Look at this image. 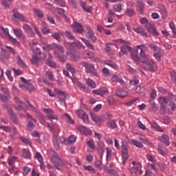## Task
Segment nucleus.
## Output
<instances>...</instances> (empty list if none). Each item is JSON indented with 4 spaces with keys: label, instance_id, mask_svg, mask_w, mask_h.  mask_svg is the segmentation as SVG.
Returning a JSON list of instances; mask_svg holds the SVG:
<instances>
[{
    "label": "nucleus",
    "instance_id": "obj_58",
    "mask_svg": "<svg viewBox=\"0 0 176 176\" xmlns=\"http://www.w3.org/2000/svg\"><path fill=\"white\" fill-rule=\"evenodd\" d=\"M17 160L16 157H12L8 159V164L9 166H14V162Z\"/></svg>",
    "mask_w": 176,
    "mask_h": 176
},
{
    "label": "nucleus",
    "instance_id": "obj_21",
    "mask_svg": "<svg viewBox=\"0 0 176 176\" xmlns=\"http://www.w3.org/2000/svg\"><path fill=\"white\" fill-rule=\"evenodd\" d=\"M106 126H107L109 129H118V124L116 123V121L113 120H111L109 121H108L106 123Z\"/></svg>",
    "mask_w": 176,
    "mask_h": 176
},
{
    "label": "nucleus",
    "instance_id": "obj_32",
    "mask_svg": "<svg viewBox=\"0 0 176 176\" xmlns=\"http://www.w3.org/2000/svg\"><path fill=\"white\" fill-rule=\"evenodd\" d=\"M81 39L82 42H84V43L86 45V46L88 47V49H90V50H94V46H93V44H91L89 40H87L83 38H82Z\"/></svg>",
    "mask_w": 176,
    "mask_h": 176
},
{
    "label": "nucleus",
    "instance_id": "obj_24",
    "mask_svg": "<svg viewBox=\"0 0 176 176\" xmlns=\"http://www.w3.org/2000/svg\"><path fill=\"white\" fill-rule=\"evenodd\" d=\"M131 57L132 60H134L136 64L138 65L140 64V61H141V59L143 58L142 56H138V54L137 53H132L131 54Z\"/></svg>",
    "mask_w": 176,
    "mask_h": 176
},
{
    "label": "nucleus",
    "instance_id": "obj_60",
    "mask_svg": "<svg viewBox=\"0 0 176 176\" xmlns=\"http://www.w3.org/2000/svg\"><path fill=\"white\" fill-rule=\"evenodd\" d=\"M91 118L94 122H99L100 120V117H98V116L94 113H91Z\"/></svg>",
    "mask_w": 176,
    "mask_h": 176
},
{
    "label": "nucleus",
    "instance_id": "obj_12",
    "mask_svg": "<svg viewBox=\"0 0 176 176\" xmlns=\"http://www.w3.org/2000/svg\"><path fill=\"white\" fill-rule=\"evenodd\" d=\"M94 94H97L98 96H104V94H108V89L105 87H100L98 89H94L92 91Z\"/></svg>",
    "mask_w": 176,
    "mask_h": 176
},
{
    "label": "nucleus",
    "instance_id": "obj_23",
    "mask_svg": "<svg viewBox=\"0 0 176 176\" xmlns=\"http://www.w3.org/2000/svg\"><path fill=\"white\" fill-rule=\"evenodd\" d=\"M104 64L105 65H109V67H111V68H113V69H118V65L116 64V63L111 60H104Z\"/></svg>",
    "mask_w": 176,
    "mask_h": 176
},
{
    "label": "nucleus",
    "instance_id": "obj_59",
    "mask_svg": "<svg viewBox=\"0 0 176 176\" xmlns=\"http://www.w3.org/2000/svg\"><path fill=\"white\" fill-rule=\"evenodd\" d=\"M68 3H69L70 6H72L74 9H76V8H78L76 0H68Z\"/></svg>",
    "mask_w": 176,
    "mask_h": 176
},
{
    "label": "nucleus",
    "instance_id": "obj_37",
    "mask_svg": "<svg viewBox=\"0 0 176 176\" xmlns=\"http://www.w3.org/2000/svg\"><path fill=\"white\" fill-rule=\"evenodd\" d=\"M113 9L117 12H120L122 10H123V4H116L113 6Z\"/></svg>",
    "mask_w": 176,
    "mask_h": 176
},
{
    "label": "nucleus",
    "instance_id": "obj_1",
    "mask_svg": "<svg viewBox=\"0 0 176 176\" xmlns=\"http://www.w3.org/2000/svg\"><path fill=\"white\" fill-rule=\"evenodd\" d=\"M141 47H142V45H138V49L140 50V56L142 57V58H143L142 63L146 65V67H144V69L146 71H150V72H155V71L157 69L156 64H155L154 61L148 58V56L145 54V52L141 49Z\"/></svg>",
    "mask_w": 176,
    "mask_h": 176
},
{
    "label": "nucleus",
    "instance_id": "obj_43",
    "mask_svg": "<svg viewBox=\"0 0 176 176\" xmlns=\"http://www.w3.org/2000/svg\"><path fill=\"white\" fill-rule=\"evenodd\" d=\"M13 32L14 35H16V38H20L23 34V30H21V29L15 28L13 29Z\"/></svg>",
    "mask_w": 176,
    "mask_h": 176
},
{
    "label": "nucleus",
    "instance_id": "obj_30",
    "mask_svg": "<svg viewBox=\"0 0 176 176\" xmlns=\"http://www.w3.org/2000/svg\"><path fill=\"white\" fill-rule=\"evenodd\" d=\"M66 68H67V70L69 71V72H71L73 76L76 74V71H75L74 66H72L71 63H67Z\"/></svg>",
    "mask_w": 176,
    "mask_h": 176
},
{
    "label": "nucleus",
    "instance_id": "obj_51",
    "mask_svg": "<svg viewBox=\"0 0 176 176\" xmlns=\"http://www.w3.org/2000/svg\"><path fill=\"white\" fill-rule=\"evenodd\" d=\"M94 166L96 167V168H99V170H101V167L102 166V162L100 160H97L94 162Z\"/></svg>",
    "mask_w": 176,
    "mask_h": 176
},
{
    "label": "nucleus",
    "instance_id": "obj_39",
    "mask_svg": "<svg viewBox=\"0 0 176 176\" xmlns=\"http://www.w3.org/2000/svg\"><path fill=\"white\" fill-rule=\"evenodd\" d=\"M131 144L132 145H135V146H137L138 148H144V145L142 144V143H141L138 140H131Z\"/></svg>",
    "mask_w": 176,
    "mask_h": 176
},
{
    "label": "nucleus",
    "instance_id": "obj_5",
    "mask_svg": "<svg viewBox=\"0 0 176 176\" xmlns=\"http://www.w3.org/2000/svg\"><path fill=\"white\" fill-rule=\"evenodd\" d=\"M87 30V32L86 33L87 38H88V39H91V42L93 43L97 42V37L94 34V30H93V29H91V28L90 27H88Z\"/></svg>",
    "mask_w": 176,
    "mask_h": 176
},
{
    "label": "nucleus",
    "instance_id": "obj_7",
    "mask_svg": "<svg viewBox=\"0 0 176 176\" xmlns=\"http://www.w3.org/2000/svg\"><path fill=\"white\" fill-rule=\"evenodd\" d=\"M127 52H133V48L127 44H124V45L120 47V52H119V56L122 57L123 54H127Z\"/></svg>",
    "mask_w": 176,
    "mask_h": 176
},
{
    "label": "nucleus",
    "instance_id": "obj_6",
    "mask_svg": "<svg viewBox=\"0 0 176 176\" xmlns=\"http://www.w3.org/2000/svg\"><path fill=\"white\" fill-rule=\"evenodd\" d=\"M76 115L80 119H82L84 123H89V116L85 111L80 109L76 111Z\"/></svg>",
    "mask_w": 176,
    "mask_h": 176
},
{
    "label": "nucleus",
    "instance_id": "obj_44",
    "mask_svg": "<svg viewBox=\"0 0 176 176\" xmlns=\"http://www.w3.org/2000/svg\"><path fill=\"white\" fill-rule=\"evenodd\" d=\"M39 61H41V58H39V57H38L36 55L32 56V58L31 59L32 64L36 65Z\"/></svg>",
    "mask_w": 176,
    "mask_h": 176
},
{
    "label": "nucleus",
    "instance_id": "obj_19",
    "mask_svg": "<svg viewBox=\"0 0 176 176\" xmlns=\"http://www.w3.org/2000/svg\"><path fill=\"white\" fill-rule=\"evenodd\" d=\"M14 19H19V20H21L23 23H27V19L24 17V15L20 14V12H14L12 15Z\"/></svg>",
    "mask_w": 176,
    "mask_h": 176
},
{
    "label": "nucleus",
    "instance_id": "obj_48",
    "mask_svg": "<svg viewBox=\"0 0 176 176\" xmlns=\"http://www.w3.org/2000/svg\"><path fill=\"white\" fill-rule=\"evenodd\" d=\"M159 148L158 152L160 155H164L166 153V148L163 146V144H158Z\"/></svg>",
    "mask_w": 176,
    "mask_h": 176
},
{
    "label": "nucleus",
    "instance_id": "obj_36",
    "mask_svg": "<svg viewBox=\"0 0 176 176\" xmlns=\"http://www.w3.org/2000/svg\"><path fill=\"white\" fill-rule=\"evenodd\" d=\"M136 93H138L139 94H140V96H145V87L141 86L137 87Z\"/></svg>",
    "mask_w": 176,
    "mask_h": 176
},
{
    "label": "nucleus",
    "instance_id": "obj_16",
    "mask_svg": "<svg viewBox=\"0 0 176 176\" xmlns=\"http://www.w3.org/2000/svg\"><path fill=\"white\" fill-rule=\"evenodd\" d=\"M86 69L89 74H92L94 76H97V70H96V67L94 65L88 63V66L87 67Z\"/></svg>",
    "mask_w": 176,
    "mask_h": 176
},
{
    "label": "nucleus",
    "instance_id": "obj_26",
    "mask_svg": "<svg viewBox=\"0 0 176 176\" xmlns=\"http://www.w3.org/2000/svg\"><path fill=\"white\" fill-rule=\"evenodd\" d=\"M149 123L153 129H155V130H156L157 131H160L161 133H163V129H162V127H160L159 124H157V123H156V122L153 121Z\"/></svg>",
    "mask_w": 176,
    "mask_h": 176
},
{
    "label": "nucleus",
    "instance_id": "obj_4",
    "mask_svg": "<svg viewBox=\"0 0 176 176\" xmlns=\"http://www.w3.org/2000/svg\"><path fill=\"white\" fill-rule=\"evenodd\" d=\"M54 155H52V162L57 170H60V167H63V164L64 162L61 160V158L58 156L57 153L53 152Z\"/></svg>",
    "mask_w": 176,
    "mask_h": 176
},
{
    "label": "nucleus",
    "instance_id": "obj_28",
    "mask_svg": "<svg viewBox=\"0 0 176 176\" xmlns=\"http://www.w3.org/2000/svg\"><path fill=\"white\" fill-rule=\"evenodd\" d=\"M138 9H139L140 10V14H142V13H144V8H145V5L144 4V2L142 1V0H139L138 1Z\"/></svg>",
    "mask_w": 176,
    "mask_h": 176
},
{
    "label": "nucleus",
    "instance_id": "obj_53",
    "mask_svg": "<svg viewBox=\"0 0 176 176\" xmlns=\"http://www.w3.org/2000/svg\"><path fill=\"white\" fill-rule=\"evenodd\" d=\"M56 5H59L62 8L65 7V0H54Z\"/></svg>",
    "mask_w": 176,
    "mask_h": 176
},
{
    "label": "nucleus",
    "instance_id": "obj_54",
    "mask_svg": "<svg viewBox=\"0 0 176 176\" xmlns=\"http://www.w3.org/2000/svg\"><path fill=\"white\" fill-rule=\"evenodd\" d=\"M68 144H74L76 141V136L72 135L67 139Z\"/></svg>",
    "mask_w": 176,
    "mask_h": 176
},
{
    "label": "nucleus",
    "instance_id": "obj_45",
    "mask_svg": "<svg viewBox=\"0 0 176 176\" xmlns=\"http://www.w3.org/2000/svg\"><path fill=\"white\" fill-rule=\"evenodd\" d=\"M21 141H22V142H23V144H25L26 145H29L31 148H32V142H31V141H30L29 139H27L25 138H20Z\"/></svg>",
    "mask_w": 176,
    "mask_h": 176
},
{
    "label": "nucleus",
    "instance_id": "obj_62",
    "mask_svg": "<svg viewBox=\"0 0 176 176\" xmlns=\"http://www.w3.org/2000/svg\"><path fill=\"white\" fill-rule=\"evenodd\" d=\"M0 129L1 130H3V131H5L6 133H10L12 131V129H10V127L8 126H0Z\"/></svg>",
    "mask_w": 176,
    "mask_h": 176
},
{
    "label": "nucleus",
    "instance_id": "obj_33",
    "mask_svg": "<svg viewBox=\"0 0 176 176\" xmlns=\"http://www.w3.org/2000/svg\"><path fill=\"white\" fill-rule=\"evenodd\" d=\"M33 12L37 16V17H38V19L43 18V12L40 9L33 8Z\"/></svg>",
    "mask_w": 176,
    "mask_h": 176
},
{
    "label": "nucleus",
    "instance_id": "obj_55",
    "mask_svg": "<svg viewBox=\"0 0 176 176\" xmlns=\"http://www.w3.org/2000/svg\"><path fill=\"white\" fill-rule=\"evenodd\" d=\"M87 146H89L91 149H94L96 146L94 145V141L93 140H90L87 142Z\"/></svg>",
    "mask_w": 176,
    "mask_h": 176
},
{
    "label": "nucleus",
    "instance_id": "obj_42",
    "mask_svg": "<svg viewBox=\"0 0 176 176\" xmlns=\"http://www.w3.org/2000/svg\"><path fill=\"white\" fill-rule=\"evenodd\" d=\"M63 35L64 36H65L66 38H67L68 39H71L73 41H75V36H74L72 35V33H71V32L69 31H65L64 33H63Z\"/></svg>",
    "mask_w": 176,
    "mask_h": 176
},
{
    "label": "nucleus",
    "instance_id": "obj_34",
    "mask_svg": "<svg viewBox=\"0 0 176 176\" xmlns=\"http://www.w3.org/2000/svg\"><path fill=\"white\" fill-rule=\"evenodd\" d=\"M70 60L74 61V63H78L80 60V55L78 54H72L70 56Z\"/></svg>",
    "mask_w": 176,
    "mask_h": 176
},
{
    "label": "nucleus",
    "instance_id": "obj_13",
    "mask_svg": "<svg viewBox=\"0 0 176 176\" xmlns=\"http://www.w3.org/2000/svg\"><path fill=\"white\" fill-rule=\"evenodd\" d=\"M8 113L12 122L15 124H17L19 123V120L17 119V116L14 112H13V110L12 109L9 108L8 110Z\"/></svg>",
    "mask_w": 176,
    "mask_h": 176
},
{
    "label": "nucleus",
    "instance_id": "obj_3",
    "mask_svg": "<svg viewBox=\"0 0 176 176\" xmlns=\"http://www.w3.org/2000/svg\"><path fill=\"white\" fill-rule=\"evenodd\" d=\"M27 102H28V105H29L32 111H34V112H36V113H37V116L40 120L41 124L43 126H46V116H45L43 114H42L39 111H38V110H36V108H35L34 105H32L31 102H30V101L28 100Z\"/></svg>",
    "mask_w": 176,
    "mask_h": 176
},
{
    "label": "nucleus",
    "instance_id": "obj_47",
    "mask_svg": "<svg viewBox=\"0 0 176 176\" xmlns=\"http://www.w3.org/2000/svg\"><path fill=\"white\" fill-rule=\"evenodd\" d=\"M54 49H56L59 53H64V47L57 43L54 44Z\"/></svg>",
    "mask_w": 176,
    "mask_h": 176
},
{
    "label": "nucleus",
    "instance_id": "obj_10",
    "mask_svg": "<svg viewBox=\"0 0 176 176\" xmlns=\"http://www.w3.org/2000/svg\"><path fill=\"white\" fill-rule=\"evenodd\" d=\"M146 28L150 34H152L154 36H158L159 32H157V30H156V28H155V25L153 24H148L146 25Z\"/></svg>",
    "mask_w": 176,
    "mask_h": 176
},
{
    "label": "nucleus",
    "instance_id": "obj_64",
    "mask_svg": "<svg viewBox=\"0 0 176 176\" xmlns=\"http://www.w3.org/2000/svg\"><path fill=\"white\" fill-rule=\"evenodd\" d=\"M1 90L3 93V94H6V96H9V89H8L7 87H2L1 88Z\"/></svg>",
    "mask_w": 176,
    "mask_h": 176
},
{
    "label": "nucleus",
    "instance_id": "obj_50",
    "mask_svg": "<svg viewBox=\"0 0 176 176\" xmlns=\"http://www.w3.org/2000/svg\"><path fill=\"white\" fill-rule=\"evenodd\" d=\"M0 100L2 102H9V96H6L0 93Z\"/></svg>",
    "mask_w": 176,
    "mask_h": 176
},
{
    "label": "nucleus",
    "instance_id": "obj_38",
    "mask_svg": "<svg viewBox=\"0 0 176 176\" xmlns=\"http://www.w3.org/2000/svg\"><path fill=\"white\" fill-rule=\"evenodd\" d=\"M151 50H153L154 53H160L161 52V49L160 47H159L157 45H155V44H150L149 45Z\"/></svg>",
    "mask_w": 176,
    "mask_h": 176
},
{
    "label": "nucleus",
    "instance_id": "obj_61",
    "mask_svg": "<svg viewBox=\"0 0 176 176\" xmlns=\"http://www.w3.org/2000/svg\"><path fill=\"white\" fill-rule=\"evenodd\" d=\"M58 124H47V128L49 129L50 131H54V129L58 127Z\"/></svg>",
    "mask_w": 176,
    "mask_h": 176
},
{
    "label": "nucleus",
    "instance_id": "obj_15",
    "mask_svg": "<svg viewBox=\"0 0 176 176\" xmlns=\"http://www.w3.org/2000/svg\"><path fill=\"white\" fill-rule=\"evenodd\" d=\"M159 141L165 144L166 146H170V142L168 140V135L166 134H162L158 138Z\"/></svg>",
    "mask_w": 176,
    "mask_h": 176
},
{
    "label": "nucleus",
    "instance_id": "obj_14",
    "mask_svg": "<svg viewBox=\"0 0 176 176\" xmlns=\"http://www.w3.org/2000/svg\"><path fill=\"white\" fill-rule=\"evenodd\" d=\"M10 58V54L8 52V51L1 48L0 60L1 61H5V60H9Z\"/></svg>",
    "mask_w": 176,
    "mask_h": 176
},
{
    "label": "nucleus",
    "instance_id": "obj_9",
    "mask_svg": "<svg viewBox=\"0 0 176 176\" xmlns=\"http://www.w3.org/2000/svg\"><path fill=\"white\" fill-rule=\"evenodd\" d=\"M23 29L28 34L29 36L34 37L35 36V33L34 32V30H32V28L28 24H24L23 25Z\"/></svg>",
    "mask_w": 176,
    "mask_h": 176
},
{
    "label": "nucleus",
    "instance_id": "obj_56",
    "mask_svg": "<svg viewBox=\"0 0 176 176\" xmlns=\"http://www.w3.org/2000/svg\"><path fill=\"white\" fill-rule=\"evenodd\" d=\"M56 12L58 13L60 16H63V17H67L65 16V11L63 8H56Z\"/></svg>",
    "mask_w": 176,
    "mask_h": 176
},
{
    "label": "nucleus",
    "instance_id": "obj_2",
    "mask_svg": "<svg viewBox=\"0 0 176 176\" xmlns=\"http://www.w3.org/2000/svg\"><path fill=\"white\" fill-rule=\"evenodd\" d=\"M122 164H126V161L129 159V144L122 142Z\"/></svg>",
    "mask_w": 176,
    "mask_h": 176
},
{
    "label": "nucleus",
    "instance_id": "obj_57",
    "mask_svg": "<svg viewBox=\"0 0 176 176\" xmlns=\"http://www.w3.org/2000/svg\"><path fill=\"white\" fill-rule=\"evenodd\" d=\"M169 107H170L171 111H175V109H176V101L175 100H171L169 103Z\"/></svg>",
    "mask_w": 176,
    "mask_h": 176
},
{
    "label": "nucleus",
    "instance_id": "obj_41",
    "mask_svg": "<svg viewBox=\"0 0 176 176\" xmlns=\"http://www.w3.org/2000/svg\"><path fill=\"white\" fill-rule=\"evenodd\" d=\"M86 83L87 85L89 86V87H91L92 89H96V82L93 80L87 78L86 80Z\"/></svg>",
    "mask_w": 176,
    "mask_h": 176
},
{
    "label": "nucleus",
    "instance_id": "obj_35",
    "mask_svg": "<svg viewBox=\"0 0 176 176\" xmlns=\"http://www.w3.org/2000/svg\"><path fill=\"white\" fill-rule=\"evenodd\" d=\"M45 76L48 78L50 80L54 81L56 80V78H54V75L53 74V72L50 71H46Z\"/></svg>",
    "mask_w": 176,
    "mask_h": 176
},
{
    "label": "nucleus",
    "instance_id": "obj_63",
    "mask_svg": "<svg viewBox=\"0 0 176 176\" xmlns=\"http://www.w3.org/2000/svg\"><path fill=\"white\" fill-rule=\"evenodd\" d=\"M34 122H32V121H29L27 126V130L31 131V130H34Z\"/></svg>",
    "mask_w": 176,
    "mask_h": 176
},
{
    "label": "nucleus",
    "instance_id": "obj_22",
    "mask_svg": "<svg viewBox=\"0 0 176 176\" xmlns=\"http://www.w3.org/2000/svg\"><path fill=\"white\" fill-rule=\"evenodd\" d=\"M16 63L21 68H27V65L25 63L24 60L20 56H17L16 57Z\"/></svg>",
    "mask_w": 176,
    "mask_h": 176
},
{
    "label": "nucleus",
    "instance_id": "obj_49",
    "mask_svg": "<svg viewBox=\"0 0 176 176\" xmlns=\"http://www.w3.org/2000/svg\"><path fill=\"white\" fill-rule=\"evenodd\" d=\"M158 102H160L161 104H166L168 103V100L166 97H160L158 99Z\"/></svg>",
    "mask_w": 176,
    "mask_h": 176
},
{
    "label": "nucleus",
    "instance_id": "obj_27",
    "mask_svg": "<svg viewBox=\"0 0 176 176\" xmlns=\"http://www.w3.org/2000/svg\"><path fill=\"white\" fill-rule=\"evenodd\" d=\"M111 80L112 82H114V83H116L118 82V83H120V85H123L124 83V80L123 79H121L119 78V76L118 75H114L111 77Z\"/></svg>",
    "mask_w": 176,
    "mask_h": 176
},
{
    "label": "nucleus",
    "instance_id": "obj_31",
    "mask_svg": "<svg viewBox=\"0 0 176 176\" xmlns=\"http://www.w3.org/2000/svg\"><path fill=\"white\" fill-rule=\"evenodd\" d=\"M22 156L25 159H30V157H31V153H30V150L27 148H23L22 151Z\"/></svg>",
    "mask_w": 176,
    "mask_h": 176
},
{
    "label": "nucleus",
    "instance_id": "obj_17",
    "mask_svg": "<svg viewBox=\"0 0 176 176\" xmlns=\"http://www.w3.org/2000/svg\"><path fill=\"white\" fill-rule=\"evenodd\" d=\"M133 31L137 34H141L142 36H145V38H148V33L145 32V29L142 28H133Z\"/></svg>",
    "mask_w": 176,
    "mask_h": 176
},
{
    "label": "nucleus",
    "instance_id": "obj_18",
    "mask_svg": "<svg viewBox=\"0 0 176 176\" xmlns=\"http://www.w3.org/2000/svg\"><path fill=\"white\" fill-rule=\"evenodd\" d=\"M47 65L51 67L52 68H56V63L53 62V56L51 54H48L47 60H46Z\"/></svg>",
    "mask_w": 176,
    "mask_h": 176
},
{
    "label": "nucleus",
    "instance_id": "obj_46",
    "mask_svg": "<svg viewBox=\"0 0 176 176\" xmlns=\"http://www.w3.org/2000/svg\"><path fill=\"white\" fill-rule=\"evenodd\" d=\"M65 46L66 49H68V50H74V43L65 42Z\"/></svg>",
    "mask_w": 176,
    "mask_h": 176
},
{
    "label": "nucleus",
    "instance_id": "obj_40",
    "mask_svg": "<svg viewBox=\"0 0 176 176\" xmlns=\"http://www.w3.org/2000/svg\"><path fill=\"white\" fill-rule=\"evenodd\" d=\"M25 87L28 91H35V87H34L31 83L26 82V84H25Z\"/></svg>",
    "mask_w": 176,
    "mask_h": 176
},
{
    "label": "nucleus",
    "instance_id": "obj_52",
    "mask_svg": "<svg viewBox=\"0 0 176 176\" xmlns=\"http://www.w3.org/2000/svg\"><path fill=\"white\" fill-rule=\"evenodd\" d=\"M134 13H135L134 10L130 9V8H128L125 12V14H126V16H129V17H131L134 16Z\"/></svg>",
    "mask_w": 176,
    "mask_h": 176
},
{
    "label": "nucleus",
    "instance_id": "obj_20",
    "mask_svg": "<svg viewBox=\"0 0 176 176\" xmlns=\"http://www.w3.org/2000/svg\"><path fill=\"white\" fill-rule=\"evenodd\" d=\"M52 141L54 148H56V149H60V138H58V135H54Z\"/></svg>",
    "mask_w": 176,
    "mask_h": 176
},
{
    "label": "nucleus",
    "instance_id": "obj_11",
    "mask_svg": "<svg viewBox=\"0 0 176 176\" xmlns=\"http://www.w3.org/2000/svg\"><path fill=\"white\" fill-rule=\"evenodd\" d=\"M73 30L74 32L77 34H83L85 29H83V26L80 23H76L74 25H72Z\"/></svg>",
    "mask_w": 176,
    "mask_h": 176
},
{
    "label": "nucleus",
    "instance_id": "obj_25",
    "mask_svg": "<svg viewBox=\"0 0 176 176\" xmlns=\"http://www.w3.org/2000/svg\"><path fill=\"white\" fill-rule=\"evenodd\" d=\"M116 96H118V97H127V91H124V89H117L116 91Z\"/></svg>",
    "mask_w": 176,
    "mask_h": 176
},
{
    "label": "nucleus",
    "instance_id": "obj_29",
    "mask_svg": "<svg viewBox=\"0 0 176 176\" xmlns=\"http://www.w3.org/2000/svg\"><path fill=\"white\" fill-rule=\"evenodd\" d=\"M79 131L87 135V134H91V131L89 130V129L86 128V126H81L77 128Z\"/></svg>",
    "mask_w": 176,
    "mask_h": 176
},
{
    "label": "nucleus",
    "instance_id": "obj_8",
    "mask_svg": "<svg viewBox=\"0 0 176 176\" xmlns=\"http://www.w3.org/2000/svg\"><path fill=\"white\" fill-rule=\"evenodd\" d=\"M43 112L46 113L47 119L53 120V119H57V117L54 116V111L52 109H43Z\"/></svg>",
    "mask_w": 176,
    "mask_h": 176
}]
</instances>
